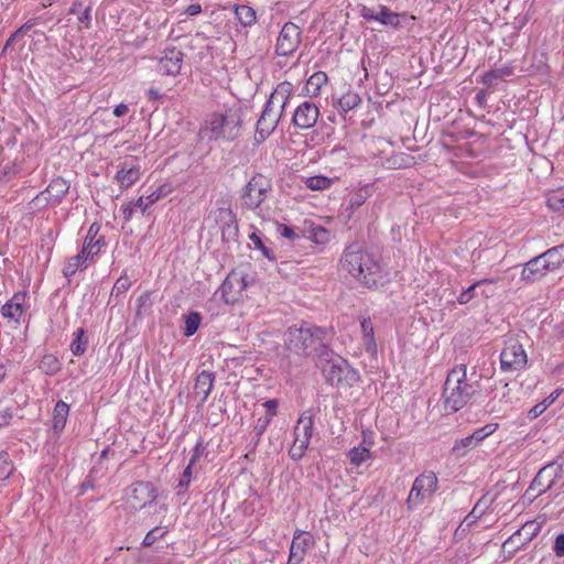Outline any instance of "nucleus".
<instances>
[{
    "label": "nucleus",
    "mask_w": 564,
    "mask_h": 564,
    "mask_svg": "<svg viewBox=\"0 0 564 564\" xmlns=\"http://www.w3.org/2000/svg\"><path fill=\"white\" fill-rule=\"evenodd\" d=\"M340 265L367 288L377 286L382 279L381 265L376 257L358 243L345 249Z\"/></svg>",
    "instance_id": "nucleus-1"
},
{
    "label": "nucleus",
    "mask_w": 564,
    "mask_h": 564,
    "mask_svg": "<svg viewBox=\"0 0 564 564\" xmlns=\"http://www.w3.org/2000/svg\"><path fill=\"white\" fill-rule=\"evenodd\" d=\"M325 330L319 327L291 326L284 334V343L288 350L319 361L332 355V349L325 343Z\"/></svg>",
    "instance_id": "nucleus-2"
},
{
    "label": "nucleus",
    "mask_w": 564,
    "mask_h": 564,
    "mask_svg": "<svg viewBox=\"0 0 564 564\" xmlns=\"http://www.w3.org/2000/svg\"><path fill=\"white\" fill-rule=\"evenodd\" d=\"M474 377H477L476 371L468 378L467 368L463 364L454 367L448 372L443 391L447 409L453 412L459 411L480 390L479 381Z\"/></svg>",
    "instance_id": "nucleus-3"
},
{
    "label": "nucleus",
    "mask_w": 564,
    "mask_h": 564,
    "mask_svg": "<svg viewBox=\"0 0 564 564\" xmlns=\"http://www.w3.org/2000/svg\"><path fill=\"white\" fill-rule=\"evenodd\" d=\"M292 90V84L283 82L280 83L271 93L260 118L257 121L254 134L257 143H262L271 133H273L285 111Z\"/></svg>",
    "instance_id": "nucleus-4"
},
{
    "label": "nucleus",
    "mask_w": 564,
    "mask_h": 564,
    "mask_svg": "<svg viewBox=\"0 0 564 564\" xmlns=\"http://www.w3.org/2000/svg\"><path fill=\"white\" fill-rule=\"evenodd\" d=\"M318 362L326 382L337 388H350L360 379L358 370L333 350L330 356L323 357Z\"/></svg>",
    "instance_id": "nucleus-5"
},
{
    "label": "nucleus",
    "mask_w": 564,
    "mask_h": 564,
    "mask_svg": "<svg viewBox=\"0 0 564 564\" xmlns=\"http://www.w3.org/2000/svg\"><path fill=\"white\" fill-rule=\"evenodd\" d=\"M241 115L237 109L225 112H214L205 121V129L209 132V139L232 141L240 134Z\"/></svg>",
    "instance_id": "nucleus-6"
},
{
    "label": "nucleus",
    "mask_w": 564,
    "mask_h": 564,
    "mask_svg": "<svg viewBox=\"0 0 564 564\" xmlns=\"http://www.w3.org/2000/svg\"><path fill=\"white\" fill-rule=\"evenodd\" d=\"M271 189V178L261 173L254 174L243 188L241 196L242 207L249 210L258 209L265 200L267 195Z\"/></svg>",
    "instance_id": "nucleus-7"
},
{
    "label": "nucleus",
    "mask_w": 564,
    "mask_h": 564,
    "mask_svg": "<svg viewBox=\"0 0 564 564\" xmlns=\"http://www.w3.org/2000/svg\"><path fill=\"white\" fill-rule=\"evenodd\" d=\"M127 496L129 507L133 510H141L156 500L158 492L152 482L137 481L128 488Z\"/></svg>",
    "instance_id": "nucleus-8"
},
{
    "label": "nucleus",
    "mask_w": 564,
    "mask_h": 564,
    "mask_svg": "<svg viewBox=\"0 0 564 564\" xmlns=\"http://www.w3.org/2000/svg\"><path fill=\"white\" fill-rule=\"evenodd\" d=\"M246 278L245 274L236 271H231L226 276L218 290L225 304L232 305L240 301L242 292L248 285Z\"/></svg>",
    "instance_id": "nucleus-9"
},
{
    "label": "nucleus",
    "mask_w": 564,
    "mask_h": 564,
    "mask_svg": "<svg viewBox=\"0 0 564 564\" xmlns=\"http://www.w3.org/2000/svg\"><path fill=\"white\" fill-rule=\"evenodd\" d=\"M301 30L293 22H286L276 39L275 53L279 56L292 55L301 44Z\"/></svg>",
    "instance_id": "nucleus-10"
},
{
    "label": "nucleus",
    "mask_w": 564,
    "mask_h": 564,
    "mask_svg": "<svg viewBox=\"0 0 564 564\" xmlns=\"http://www.w3.org/2000/svg\"><path fill=\"white\" fill-rule=\"evenodd\" d=\"M360 17L371 22H379L384 26L398 29L401 26L400 18L405 17V13L400 14L392 12L388 7L378 4L377 7L362 6L359 10Z\"/></svg>",
    "instance_id": "nucleus-11"
},
{
    "label": "nucleus",
    "mask_w": 564,
    "mask_h": 564,
    "mask_svg": "<svg viewBox=\"0 0 564 564\" xmlns=\"http://www.w3.org/2000/svg\"><path fill=\"white\" fill-rule=\"evenodd\" d=\"M215 220L219 224L223 243L229 246L237 242L239 229L237 217L231 208H217L215 210Z\"/></svg>",
    "instance_id": "nucleus-12"
},
{
    "label": "nucleus",
    "mask_w": 564,
    "mask_h": 564,
    "mask_svg": "<svg viewBox=\"0 0 564 564\" xmlns=\"http://www.w3.org/2000/svg\"><path fill=\"white\" fill-rule=\"evenodd\" d=\"M527 364V354L518 343L506 346L500 354V366L505 371L520 370Z\"/></svg>",
    "instance_id": "nucleus-13"
},
{
    "label": "nucleus",
    "mask_w": 564,
    "mask_h": 564,
    "mask_svg": "<svg viewBox=\"0 0 564 564\" xmlns=\"http://www.w3.org/2000/svg\"><path fill=\"white\" fill-rule=\"evenodd\" d=\"M184 53L176 48H165L159 58L158 70L164 75L176 76L180 74L183 64Z\"/></svg>",
    "instance_id": "nucleus-14"
},
{
    "label": "nucleus",
    "mask_w": 564,
    "mask_h": 564,
    "mask_svg": "<svg viewBox=\"0 0 564 564\" xmlns=\"http://www.w3.org/2000/svg\"><path fill=\"white\" fill-rule=\"evenodd\" d=\"M318 116L317 106L311 101H304L296 107L292 122L299 129H310L315 126Z\"/></svg>",
    "instance_id": "nucleus-15"
},
{
    "label": "nucleus",
    "mask_w": 564,
    "mask_h": 564,
    "mask_svg": "<svg viewBox=\"0 0 564 564\" xmlns=\"http://www.w3.org/2000/svg\"><path fill=\"white\" fill-rule=\"evenodd\" d=\"M314 414L307 410L301 414L294 427L295 443H302V446L308 447L310 440L313 435Z\"/></svg>",
    "instance_id": "nucleus-16"
},
{
    "label": "nucleus",
    "mask_w": 564,
    "mask_h": 564,
    "mask_svg": "<svg viewBox=\"0 0 564 564\" xmlns=\"http://www.w3.org/2000/svg\"><path fill=\"white\" fill-rule=\"evenodd\" d=\"M544 264V260L540 258V256L532 258L523 264L521 280L525 283H534L540 281L549 272H551Z\"/></svg>",
    "instance_id": "nucleus-17"
},
{
    "label": "nucleus",
    "mask_w": 564,
    "mask_h": 564,
    "mask_svg": "<svg viewBox=\"0 0 564 564\" xmlns=\"http://www.w3.org/2000/svg\"><path fill=\"white\" fill-rule=\"evenodd\" d=\"M554 465V462L550 463L538 471L530 487L528 488L527 494L531 490L538 489V494L534 496L536 498L552 488L554 485V478H551V471Z\"/></svg>",
    "instance_id": "nucleus-18"
},
{
    "label": "nucleus",
    "mask_w": 564,
    "mask_h": 564,
    "mask_svg": "<svg viewBox=\"0 0 564 564\" xmlns=\"http://www.w3.org/2000/svg\"><path fill=\"white\" fill-rule=\"evenodd\" d=\"M495 281L492 279H482L479 281H476L470 286H468L466 290L462 291L459 295L457 296V302L460 305H465L469 303L471 300L478 297L479 295L484 297H489L490 294L487 290L482 289V286L492 284Z\"/></svg>",
    "instance_id": "nucleus-19"
},
{
    "label": "nucleus",
    "mask_w": 564,
    "mask_h": 564,
    "mask_svg": "<svg viewBox=\"0 0 564 564\" xmlns=\"http://www.w3.org/2000/svg\"><path fill=\"white\" fill-rule=\"evenodd\" d=\"M69 184L62 177H56L51 181L45 192L41 195L46 194V204H58L62 198L67 194Z\"/></svg>",
    "instance_id": "nucleus-20"
},
{
    "label": "nucleus",
    "mask_w": 564,
    "mask_h": 564,
    "mask_svg": "<svg viewBox=\"0 0 564 564\" xmlns=\"http://www.w3.org/2000/svg\"><path fill=\"white\" fill-rule=\"evenodd\" d=\"M99 230L100 225L98 223H93L84 240L82 249L87 251L90 257L96 256L105 245V238L102 236L97 237Z\"/></svg>",
    "instance_id": "nucleus-21"
},
{
    "label": "nucleus",
    "mask_w": 564,
    "mask_h": 564,
    "mask_svg": "<svg viewBox=\"0 0 564 564\" xmlns=\"http://www.w3.org/2000/svg\"><path fill=\"white\" fill-rule=\"evenodd\" d=\"M215 382V373L212 371L203 370L195 379L194 390L196 394H202L200 404H203L209 397Z\"/></svg>",
    "instance_id": "nucleus-22"
},
{
    "label": "nucleus",
    "mask_w": 564,
    "mask_h": 564,
    "mask_svg": "<svg viewBox=\"0 0 564 564\" xmlns=\"http://www.w3.org/2000/svg\"><path fill=\"white\" fill-rule=\"evenodd\" d=\"M140 177V169L135 165H130L128 162L120 164V170L116 174V180L119 182L120 187L126 189L133 185Z\"/></svg>",
    "instance_id": "nucleus-23"
},
{
    "label": "nucleus",
    "mask_w": 564,
    "mask_h": 564,
    "mask_svg": "<svg viewBox=\"0 0 564 564\" xmlns=\"http://www.w3.org/2000/svg\"><path fill=\"white\" fill-rule=\"evenodd\" d=\"M24 294L17 293L1 307V314L4 318L19 322L23 314Z\"/></svg>",
    "instance_id": "nucleus-24"
},
{
    "label": "nucleus",
    "mask_w": 564,
    "mask_h": 564,
    "mask_svg": "<svg viewBox=\"0 0 564 564\" xmlns=\"http://www.w3.org/2000/svg\"><path fill=\"white\" fill-rule=\"evenodd\" d=\"M94 257L88 256V252L82 249L76 256L70 257L63 269L65 278L69 279L78 270H83L87 267L89 260Z\"/></svg>",
    "instance_id": "nucleus-25"
},
{
    "label": "nucleus",
    "mask_w": 564,
    "mask_h": 564,
    "mask_svg": "<svg viewBox=\"0 0 564 564\" xmlns=\"http://www.w3.org/2000/svg\"><path fill=\"white\" fill-rule=\"evenodd\" d=\"M540 258L544 260V265L551 272L557 270L564 262V245H558L547 249L545 252L540 254Z\"/></svg>",
    "instance_id": "nucleus-26"
},
{
    "label": "nucleus",
    "mask_w": 564,
    "mask_h": 564,
    "mask_svg": "<svg viewBox=\"0 0 564 564\" xmlns=\"http://www.w3.org/2000/svg\"><path fill=\"white\" fill-rule=\"evenodd\" d=\"M303 236L316 245H325L329 241L332 235L330 231L324 228L323 226L311 224L304 230Z\"/></svg>",
    "instance_id": "nucleus-27"
},
{
    "label": "nucleus",
    "mask_w": 564,
    "mask_h": 564,
    "mask_svg": "<svg viewBox=\"0 0 564 564\" xmlns=\"http://www.w3.org/2000/svg\"><path fill=\"white\" fill-rule=\"evenodd\" d=\"M415 163L414 158L408 153L399 152L393 153L386 159L384 165L387 169L400 170L412 166Z\"/></svg>",
    "instance_id": "nucleus-28"
},
{
    "label": "nucleus",
    "mask_w": 564,
    "mask_h": 564,
    "mask_svg": "<svg viewBox=\"0 0 564 564\" xmlns=\"http://www.w3.org/2000/svg\"><path fill=\"white\" fill-rule=\"evenodd\" d=\"M327 79L328 77L326 73L322 70L315 72L313 75H311L305 84V90L307 95L312 97L319 95L321 88L327 83Z\"/></svg>",
    "instance_id": "nucleus-29"
},
{
    "label": "nucleus",
    "mask_w": 564,
    "mask_h": 564,
    "mask_svg": "<svg viewBox=\"0 0 564 564\" xmlns=\"http://www.w3.org/2000/svg\"><path fill=\"white\" fill-rule=\"evenodd\" d=\"M494 499H487V496H482L478 502L475 505L473 510L465 517L464 523L468 527L475 523L478 519L482 517L486 512L487 508L492 503Z\"/></svg>",
    "instance_id": "nucleus-30"
},
{
    "label": "nucleus",
    "mask_w": 564,
    "mask_h": 564,
    "mask_svg": "<svg viewBox=\"0 0 564 564\" xmlns=\"http://www.w3.org/2000/svg\"><path fill=\"white\" fill-rule=\"evenodd\" d=\"M68 412L69 406L64 401H58L55 404L53 412V430L55 432H61L65 427Z\"/></svg>",
    "instance_id": "nucleus-31"
},
{
    "label": "nucleus",
    "mask_w": 564,
    "mask_h": 564,
    "mask_svg": "<svg viewBox=\"0 0 564 564\" xmlns=\"http://www.w3.org/2000/svg\"><path fill=\"white\" fill-rule=\"evenodd\" d=\"M513 73L511 66H503L500 68L491 69L482 75L481 83L487 87H492L499 79L510 76Z\"/></svg>",
    "instance_id": "nucleus-32"
},
{
    "label": "nucleus",
    "mask_w": 564,
    "mask_h": 564,
    "mask_svg": "<svg viewBox=\"0 0 564 564\" xmlns=\"http://www.w3.org/2000/svg\"><path fill=\"white\" fill-rule=\"evenodd\" d=\"M416 480L427 497H431L437 490L438 479L433 471L421 474L416 477Z\"/></svg>",
    "instance_id": "nucleus-33"
},
{
    "label": "nucleus",
    "mask_w": 564,
    "mask_h": 564,
    "mask_svg": "<svg viewBox=\"0 0 564 564\" xmlns=\"http://www.w3.org/2000/svg\"><path fill=\"white\" fill-rule=\"evenodd\" d=\"M88 346V337L84 328H78L74 333V338L70 343V351L75 356H82L86 352Z\"/></svg>",
    "instance_id": "nucleus-34"
},
{
    "label": "nucleus",
    "mask_w": 564,
    "mask_h": 564,
    "mask_svg": "<svg viewBox=\"0 0 564 564\" xmlns=\"http://www.w3.org/2000/svg\"><path fill=\"white\" fill-rule=\"evenodd\" d=\"M236 18L243 26H251L256 22V11L246 4H238L235 8Z\"/></svg>",
    "instance_id": "nucleus-35"
},
{
    "label": "nucleus",
    "mask_w": 564,
    "mask_h": 564,
    "mask_svg": "<svg viewBox=\"0 0 564 564\" xmlns=\"http://www.w3.org/2000/svg\"><path fill=\"white\" fill-rule=\"evenodd\" d=\"M360 326H361V330L364 334L367 351H376L377 345H376V340H375V333H373V326H372L371 319L369 317L364 318L360 322Z\"/></svg>",
    "instance_id": "nucleus-36"
},
{
    "label": "nucleus",
    "mask_w": 564,
    "mask_h": 564,
    "mask_svg": "<svg viewBox=\"0 0 564 564\" xmlns=\"http://www.w3.org/2000/svg\"><path fill=\"white\" fill-rule=\"evenodd\" d=\"M347 457L350 462V464L355 466H360L362 463L368 460L371 457V453L367 447L364 446H357L351 448L347 453Z\"/></svg>",
    "instance_id": "nucleus-37"
},
{
    "label": "nucleus",
    "mask_w": 564,
    "mask_h": 564,
    "mask_svg": "<svg viewBox=\"0 0 564 564\" xmlns=\"http://www.w3.org/2000/svg\"><path fill=\"white\" fill-rule=\"evenodd\" d=\"M561 390H555L547 398H545L541 403H538L529 411L530 419H536L540 416L560 395Z\"/></svg>",
    "instance_id": "nucleus-38"
},
{
    "label": "nucleus",
    "mask_w": 564,
    "mask_h": 564,
    "mask_svg": "<svg viewBox=\"0 0 564 564\" xmlns=\"http://www.w3.org/2000/svg\"><path fill=\"white\" fill-rule=\"evenodd\" d=\"M200 322H202V316L198 312H189L185 316L184 335L186 337L193 336L197 332V329L200 325Z\"/></svg>",
    "instance_id": "nucleus-39"
},
{
    "label": "nucleus",
    "mask_w": 564,
    "mask_h": 564,
    "mask_svg": "<svg viewBox=\"0 0 564 564\" xmlns=\"http://www.w3.org/2000/svg\"><path fill=\"white\" fill-rule=\"evenodd\" d=\"M39 368L46 375H55L61 370V364L58 359L53 355H45L40 365Z\"/></svg>",
    "instance_id": "nucleus-40"
},
{
    "label": "nucleus",
    "mask_w": 564,
    "mask_h": 564,
    "mask_svg": "<svg viewBox=\"0 0 564 564\" xmlns=\"http://www.w3.org/2000/svg\"><path fill=\"white\" fill-rule=\"evenodd\" d=\"M360 102L361 98L359 97V95L352 91H348L338 99L339 108L344 112H347L356 108Z\"/></svg>",
    "instance_id": "nucleus-41"
},
{
    "label": "nucleus",
    "mask_w": 564,
    "mask_h": 564,
    "mask_svg": "<svg viewBox=\"0 0 564 564\" xmlns=\"http://www.w3.org/2000/svg\"><path fill=\"white\" fill-rule=\"evenodd\" d=\"M311 538L307 533H299L297 535H294L293 541L291 543V549L294 551L305 555L306 551L310 546Z\"/></svg>",
    "instance_id": "nucleus-42"
},
{
    "label": "nucleus",
    "mask_w": 564,
    "mask_h": 564,
    "mask_svg": "<svg viewBox=\"0 0 564 564\" xmlns=\"http://www.w3.org/2000/svg\"><path fill=\"white\" fill-rule=\"evenodd\" d=\"M306 186L312 191H321L328 188L332 184L330 178L323 175L311 176L305 182Z\"/></svg>",
    "instance_id": "nucleus-43"
},
{
    "label": "nucleus",
    "mask_w": 564,
    "mask_h": 564,
    "mask_svg": "<svg viewBox=\"0 0 564 564\" xmlns=\"http://www.w3.org/2000/svg\"><path fill=\"white\" fill-rule=\"evenodd\" d=\"M476 443L475 441L473 440V436L471 435H468L464 438H460L458 441L455 442L452 451L454 454L458 455V456H463L465 455V453L470 449V448H474L476 447Z\"/></svg>",
    "instance_id": "nucleus-44"
},
{
    "label": "nucleus",
    "mask_w": 564,
    "mask_h": 564,
    "mask_svg": "<svg viewBox=\"0 0 564 564\" xmlns=\"http://www.w3.org/2000/svg\"><path fill=\"white\" fill-rule=\"evenodd\" d=\"M546 204L552 210L564 213V191H556L550 194Z\"/></svg>",
    "instance_id": "nucleus-45"
},
{
    "label": "nucleus",
    "mask_w": 564,
    "mask_h": 564,
    "mask_svg": "<svg viewBox=\"0 0 564 564\" xmlns=\"http://www.w3.org/2000/svg\"><path fill=\"white\" fill-rule=\"evenodd\" d=\"M426 497V494L423 491L422 487L417 484V480L415 479L409 494V497L406 499L408 505L417 506L422 503L423 499Z\"/></svg>",
    "instance_id": "nucleus-46"
},
{
    "label": "nucleus",
    "mask_w": 564,
    "mask_h": 564,
    "mask_svg": "<svg viewBox=\"0 0 564 564\" xmlns=\"http://www.w3.org/2000/svg\"><path fill=\"white\" fill-rule=\"evenodd\" d=\"M497 429H498L497 423H489L480 429H477L470 435L473 436V440L475 441L476 445H478L487 436L494 434L497 431Z\"/></svg>",
    "instance_id": "nucleus-47"
},
{
    "label": "nucleus",
    "mask_w": 564,
    "mask_h": 564,
    "mask_svg": "<svg viewBox=\"0 0 564 564\" xmlns=\"http://www.w3.org/2000/svg\"><path fill=\"white\" fill-rule=\"evenodd\" d=\"M270 422H271L270 417L262 416V417L258 419V421L253 427L254 442L252 445V451H254L256 447L258 446L260 438L263 435V433L265 432Z\"/></svg>",
    "instance_id": "nucleus-48"
},
{
    "label": "nucleus",
    "mask_w": 564,
    "mask_h": 564,
    "mask_svg": "<svg viewBox=\"0 0 564 564\" xmlns=\"http://www.w3.org/2000/svg\"><path fill=\"white\" fill-rule=\"evenodd\" d=\"M369 197L368 188H361L354 192L349 198V208L354 212L359 208Z\"/></svg>",
    "instance_id": "nucleus-49"
},
{
    "label": "nucleus",
    "mask_w": 564,
    "mask_h": 564,
    "mask_svg": "<svg viewBox=\"0 0 564 564\" xmlns=\"http://www.w3.org/2000/svg\"><path fill=\"white\" fill-rule=\"evenodd\" d=\"M14 467L13 465L8 460V454L1 453L0 454V480H6L10 477V475L13 473Z\"/></svg>",
    "instance_id": "nucleus-50"
},
{
    "label": "nucleus",
    "mask_w": 564,
    "mask_h": 564,
    "mask_svg": "<svg viewBox=\"0 0 564 564\" xmlns=\"http://www.w3.org/2000/svg\"><path fill=\"white\" fill-rule=\"evenodd\" d=\"M250 239L267 259L270 261L274 260L273 251L263 243L262 239L257 234H251Z\"/></svg>",
    "instance_id": "nucleus-51"
},
{
    "label": "nucleus",
    "mask_w": 564,
    "mask_h": 564,
    "mask_svg": "<svg viewBox=\"0 0 564 564\" xmlns=\"http://www.w3.org/2000/svg\"><path fill=\"white\" fill-rule=\"evenodd\" d=\"M130 286H131V282H130L129 278L126 275H122L115 282L111 294L112 295L115 294L118 296V295L124 293L126 291H128Z\"/></svg>",
    "instance_id": "nucleus-52"
},
{
    "label": "nucleus",
    "mask_w": 564,
    "mask_h": 564,
    "mask_svg": "<svg viewBox=\"0 0 564 564\" xmlns=\"http://www.w3.org/2000/svg\"><path fill=\"white\" fill-rule=\"evenodd\" d=\"M165 532L161 531V529L156 527L147 533L142 541V545L147 547L152 546L155 543V541L162 538Z\"/></svg>",
    "instance_id": "nucleus-53"
},
{
    "label": "nucleus",
    "mask_w": 564,
    "mask_h": 564,
    "mask_svg": "<svg viewBox=\"0 0 564 564\" xmlns=\"http://www.w3.org/2000/svg\"><path fill=\"white\" fill-rule=\"evenodd\" d=\"M278 232L282 237H284L289 240H292V241H295L301 238L300 234H297L293 227L284 225V224H280L278 226Z\"/></svg>",
    "instance_id": "nucleus-54"
},
{
    "label": "nucleus",
    "mask_w": 564,
    "mask_h": 564,
    "mask_svg": "<svg viewBox=\"0 0 564 564\" xmlns=\"http://www.w3.org/2000/svg\"><path fill=\"white\" fill-rule=\"evenodd\" d=\"M306 449L307 447L302 446V443H295L294 441L289 451V456L293 460H300L304 456Z\"/></svg>",
    "instance_id": "nucleus-55"
},
{
    "label": "nucleus",
    "mask_w": 564,
    "mask_h": 564,
    "mask_svg": "<svg viewBox=\"0 0 564 564\" xmlns=\"http://www.w3.org/2000/svg\"><path fill=\"white\" fill-rule=\"evenodd\" d=\"M205 454V446H204V443L202 440H199L194 449H193V454H192V457L189 459V463L188 465H191L192 467L194 466L195 462Z\"/></svg>",
    "instance_id": "nucleus-56"
},
{
    "label": "nucleus",
    "mask_w": 564,
    "mask_h": 564,
    "mask_svg": "<svg viewBox=\"0 0 564 564\" xmlns=\"http://www.w3.org/2000/svg\"><path fill=\"white\" fill-rule=\"evenodd\" d=\"M192 466L191 465H187L186 468L184 469L182 476H181V479L177 484V488H182V489H186L189 485V481H191V478H192Z\"/></svg>",
    "instance_id": "nucleus-57"
},
{
    "label": "nucleus",
    "mask_w": 564,
    "mask_h": 564,
    "mask_svg": "<svg viewBox=\"0 0 564 564\" xmlns=\"http://www.w3.org/2000/svg\"><path fill=\"white\" fill-rule=\"evenodd\" d=\"M553 551L556 556H564V533H560L554 541Z\"/></svg>",
    "instance_id": "nucleus-58"
},
{
    "label": "nucleus",
    "mask_w": 564,
    "mask_h": 564,
    "mask_svg": "<svg viewBox=\"0 0 564 564\" xmlns=\"http://www.w3.org/2000/svg\"><path fill=\"white\" fill-rule=\"evenodd\" d=\"M278 404V400L275 399L265 401L263 403L264 408L267 409V414L264 416L270 417V420H272V417L276 414Z\"/></svg>",
    "instance_id": "nucleus-59"
},
{
    "label": "nucleus",
    "mask_w": 564,
    "mask_h": 564,
    "mask_svg": "<svg viewBox=\"0 0 564 564\" xmlns=\"http://www.w3.org/2000/svg\"><path fill=\"white\" fill-rule=\"evenodd\" d=\"M165 195H166V192L164 191V186H159L155 191H153L150 195H148L147 200H149V204L153 205L161 197H163Z\"/></svg>",
    "instance_id": "nucleus-60"
},
{
    "label": "nucleus",
    "mask_w": 564,
    "mask_h": 564,
    "mask_svg": "<svg viewBox=\"0 0 564 564\" xmlns=\"http://www.w3.org/2000/svg\"><path fill=\"white\" fill-rule=\"evenodd\" d=\"M40 21V18L29 19L24 24H22L17 31L20 35L29 32L33 26H35Z\"/></svg>",
    "instance_id": "nucleus-61"
},
{
    "label": "nucleus",
    "mask_w": 564,
    "mask_h": 564,
    "mask_svg": "<svg viewBox=\"0 0 564 564\" xmlns=\"http://www.w3.org/2000/svg\"><path fill=\"white\" fill-rule=\"evenodd\" d=\"M12 419V412L9 408L0 409V427L9 424Z\"/></svg>",
    "instance_id": "nucleus-62"
},
{
    "label": "nucleus",
    "mask_w": 564,
    "mask_h": 564,
    "mask_svg": "<svg viewBox=\"0 0 564 564\" xmlns=\"http://www.w3.org/2000/svg\"><path fill=\"white\" fill-rule=\"evenodd\" d=\"M304 556L305 555H303L290 547V555H289L288 564H301V562L304 560Z\"/></svg>",
    "instance_id": "nucleus-63"
},
{
    "label": "nucleus",
    "mask_w": 564,
    "mask_h": 564,
    "mask_svg": "<svg viewBox=\"0 0 564 564\" xmlns=\"http://www.w3.org/2000/svg\"><path fill=\"white\" fill-rule=\"evenodd\" d=\"M90 11H91V7L88 6L87 8H85V10L78 15V21L80 23H84L86 25V28H89L90 26Z\"/></svg>",
    "instance_id": "nucleus-64"
}]
</instances>
